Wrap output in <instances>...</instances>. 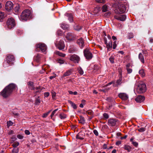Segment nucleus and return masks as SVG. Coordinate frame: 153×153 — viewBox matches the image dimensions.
<instances>
[{
    "instance_id": "50",
    "label": "nucleus",
    "mask_w": 153,
    "mask_h": 153,
    "mask_svg": "<svg viewBox=\"0 0 153 153\" xmlns=\"http://www.w3.org/2000/svg\"><path fill=\"white\" fill-rule=\"evenodd\" d=\"M51 93L52 94V97L53 98H54L56 96V93L53 91H52Z\"/></svg>"
},
{
    "instance_id": "51",
    "label": "nucleus",
    "mask_w": 153,
    "mask_h": 153,
    "mask_svg": "<svg viewBox=\"0 0 153 153\" xmlns=\"http://www.w3.org/2000/svg\"><path fill=\"white\" fill-rule=\"evenodd\" d=\"M145 128L141 127L138 129V131L140 132H143L145 130Z\"/></svg>"
},
{
    "instance_id": "58",
    "label": "nucleus",
    "mask_w": 153,
    "mask_h": 153,
    "mask_svg": "<svg viewBox=\"0 0 153 153\" xmlns=\"http://www.w3.org/2000/svg\"><path fill=\"white\" fill-rule=\"evenodd\" d=\"M93 132L94 134L96 135L97 136L98 135V133L96 130H94L93 131Z\"/></svg>"
},
{
    "instance_id": "60",
    "label": "nucleus",
    "mask_w": 153,
    "mask_h": 153,
    "mask_svg": "<svg viewBox=\"0 0 153 153\" xmlns=\"http://www.w3.org/2000/svg\"><path fill=\"white\" fill-rule=\"evenodd\" d=\"M132 143L135 146H137L138 145V143L136 142H132Z\"/></svg>"
},
{
    "instance_id": "47",
    "label": "nucleus",
    "mask_w": 153,
    "mask_h": 153,
    "mask_svg": "<svg viewBox=\"0 0 153 153\" xmlns=\"http://www.w3.org/2000/svg\"><path fill=\"white\" fill-rule=\"evenodd\" d=\"M51 111H50L44 114L43 115V116H42L43 117H46L48 115V114L51 112Z\"/></svg>"
},
{
    "instance_id": "4",
    "label": "nucleus",
    "mask_w": 153,
    "mask_h": 153,
    "mask_svg": "<svg viewBox=\"0 0 153 153\" xmlns=\"http://www.w3.org/2000/svg\"><path fill=\"white\" fill-rule=\"evenodd\" d=\"M15 62V58L13 56L9 55L7 56L6 59L3 64L4 67L8 66L13 64Z\"/></svg>"
},
{
    "instance_id": "32",
    "label": "nucleus",
    "mask_w": 153,
    "mask_h": 153,
    "mask_svg": "<svg viewBox=\"0 0 153 153\" xmlns=\"http://www.w3.org/2000/svg\"><path fill=\"white\" fill-rule=\"evenodd\" d=\"M139 73L142 77H143L145 76V73L143 70V69L140 70L139 71Z\"/></svg>"
},
{
    "instance_id": "8",
    "label": "nucleus",
    "mask_w": 153,
    "mask_h": 153,
    "mask_svg": "<svg viewBox=\"0 0 153 153\" xmlns=\"http://www.w3.org/2000/svg\"><path fill=\"white\" fill-rule=\"evenodd\" d=\"M75 36L73 34L68 33L65 36V40L67 42L72 41L75 39Z\"/></svg>"
},
{
    "instance_id": "35",
    "label": "nucleus",
    "mask_w": 153,
    "mask_h": 153,
    "mask_svg": "<svg viewBox=\"0 0 153 153\" xmlns=\"http://www.w3.org/2000/svg\"><path fill=\"white\" fill-rule=\"evenodd\" d=\"M57 54L59 56L62 57H64L65 56V54L61 52H60L59 51H58L57 52Z\"/></svg>"
},
{
    "instance_id": "20",
    "label": "nucleus",
    "mask_w": 153,
    "mask_h": 153,
    "mask_svg": "<svg viewBox=\"0 0 153 153\" xmlns=\"http://www.w3.org/2000/svg\"><path fill=\"white\" fill-rule=\"evenodd\" d=\"M14 10L16 14H18L20 12V6L19 4L16 5L14 7Z\"/></svg>"
},
{
    "instance_id": "34",
    "label": "nucleus",
    "mask_w": 153,
    "mask_h": 153,
    "mask_svg": "<svg viewBox=\"0 0 153 153\" xmlns=\"http://www.w3.org/2000/svg\"><path fill=\"white\" fill-rule=\"evenodd\" d=\"M71 71L70 70H68L64 73L63 75V76H69L71 74Z\"/></svg>"
},
{
    "instance_id": "46",
    "label": "nucleus",
    "mask_w": 153,
    "mask_h": 153,
    "mask_svg": "<svg viewBox=\"0 0 153 153\" xmlns=\"http://www.w3.org/2000/svg\"><path fill=\"white\" fill-rule=\"evenodd\" d=\"M7 126L8 127L10 126L13 125V123L11 121H9L7 122Z\"/></svg>"
},
{
    "instance_id": "26",
    "label": "nucleus",
    "mask_w": 153,
    "mask_h": 153,
    "mask_svg": "<svg viewBox=\"0 0 153 153\" xmlns=\"http://www.w3.org/2000/svg\"><path fill=\"white\" fill-rule=\"evenodd\" d=\"M108 6L105 4L102 7V11L103 12H105L108 11Z\"/></svg>"
},
{
    "instance_id": "64",
    "label": "nucleus",
    "mask_w": 153,
    "mask_h": 153,
    "mask_svg": "<svg viewBox=\"0 0 153 153\" xmlns=\"http://www.w3.org/2000/svg\"><path fill=\"white\" fill-rule=\"evenodd\" d=\"M57 33L58 35H60L62 34V32L61 30H58L57 31Z\"/></svg>"
},
{
    "instance_id": "61",
    "label": "nucleus",
    "mask_w": 153,
    "mask_h": 153,
    "mask_svg": "<svg viewBox=\"0 0 153 153\" xmlns=\"http://www.w3.org/2000/svg\"><path fill=\"white\" fill-rule=\"evenodd\" d=\"M121 143V141H118L116 142V144L118 146V145L120 144Z\"/></svg>"
},
{
    "instance_id": "53",
    "label": "nucleus",
    "mask_w": 153,
    "mask_h": 153,
    "mask_svg": "<svg viewBox=\"0 0 153 153\" xmlns=\"http://www.w3.org/2000/svg\"><path fill=\"white\" fill-rule=\"evenodd\" d=\"M58 62L59 63H60V64H62L64 63V61L63 60L61 59H59L58 60Z\"/></svg>"
},
{
    "instance_id": "59",
    "label": "nucleus",
    "mask_w": 153,
    "mask_h": 153,
    "mask_svg": "<svg viewBox=\"0 0 153 153\" xmlns=\"http://www.w3.org/2000/svg\"><path fill=\"white\" fill-rule=\"evenodd\" d=\"M17 137L19 139H22L23 138V136L20 134H18Z\"/></svg>"
},
{
    "instance_id": "21",
    "label": "nucleus",
    "mask_w": 153,
    "mask_h": 153,
    "mask_svg": "<svg viewBox=\"0 0 153 153\" xmlns=\"http://www.w3.org/2000/svg\"><path fill=\"white\" fill-rule=\"evenodd\" d=\"M65 15L68 17V19L70 22H72L73 21V16L71 14L66 13Z\"/></svg>"
},
{
    "instance_id": "43",
    "label": "nucleus",
    "mask_w": 153,
    "mask_h": 153,
    "mask_svg": "<svg viewBox=\"0 0 153 153\" xmlns=\"http://www.w3.org/2000/svg\"><path fill=\"white\" fill-rule=\"evenodd\" d=\"M99 9L97 7H96L94 8V12L95 14H97L99 12Z\"/></svg>"
},
{
    "instance_id": "24",
    "label": "nucleus",
    "mask_w": 153,
    "mask_h": 153,
    "mask_svg": "<svg viewBox=\"0 0 153 153\" xmlns=\"http://www.w3.org/2000/svg\"><path fill=\"white\" fill-rule=\"evenodd\" d=\"M68 102L71 105V106L74 109H76L77 107L76 105L73 102L70 100H68Z\"/></svg>"
},
{
    "instance_id": "23",
    "label": "nucleus",
    "mask_w": 153,
    "mask_h": 153,
    "mask_svg": "<svg viewBox=\"0 0 153 153\" xmlns=\"http://www.w3.org/2000/svg\"><path fill=\"white\" fill-rule=\"evenodd\" d=\"M106 47L107 48L108 51H110V49L112 47V43L111 41L108 42L107 44H106Z\"/></svg>"
},
{
    "instance_id": "1",
    "label": "nucleus",
    "mask_w": 153,
    "mask_h": 153,
    "mask_svg": "<svg viewBox=\"0 0 153 153\" xmlns=\"http://www.w3.org/2000/svg\"><path fill=\"white\" fill-rule=\"evenodd\" d=\"M16 85L11 83L6 86L0 93V95L4 98H6L10 96L13 91L16 89Z\"/></svg>"
},
{
    "instance_id": "52",
    "label": "nucleus",
    "mask_w": 153,
    "mask_h": 153,
    "mask_svg": "<svg viewBox=\"0 0 153 153\" xmlns=\"http://www.w3.org/2000/svg\"><path fill=\"white\" fill-rule=\"evenodd\" d=\"M97 2L99 3H104L105 2V0H95Z\"/></svg>"
},
{
    "instance_id": "45",
    "label": "nucleus",
    "mask_w": 153,
    "mask_h": 153,
    "mask_svg": "<svg viewBox=\"0 0 153 153\" xmlns=\"http://www.w3.org/2000/svg\"><path fill=\"white\" fill-rule=\"evenodd\" d=\"M49 66L46 65H45L42 67V69L44 70V71L47 70Z\"/></svg>"
},
{
    "instance_id": "38",
    "label": "nucleus",
    "mask_w": 153,
    "mask_h": 153,
    "mask_svg": "<svg viewBox=\"0 0 153 153\" xmlns=\"http://www.w3.org/2000/svg\"><path fill=\"white\" fill-rule=\"evenodd\" d=\"M128 37L129 39H131L133 37V34L132 33H129L128 35Z\"/></svg>"
},
{
    "instance_id": "9",
    "label": "nucleus",
    "mask_w": 153,
    "mask_h": 153,
    "mask_svg": "<svg viewBox=\"0 0 153 153\" xmlns=\"http://www.w3.org/2000/svg\"><path fill=\"white\" fill-rule=\"evenodd\" d=\"M27 85L28 88L31 90H38L39 89H42L43 87L40 86H39L36 88L34 87V83L32 82L29 81L27 82Z\"/></svg>"
},
{
    "instance_id": "37",
    "label": "nucleus",
    "mask_w": 153,
    "mask_h": 153,
    "mask_svg": "<svg viewBox=\"0 0 153 153\" xmlns=\"http://www.w3.org/2000/svg\"><path fill=\"white\" fill-rule=\"evenodd\" d=\"M4 17V13L0 12V20L3 19Z\"/></svg>"
},
{
    "instance_id": "30",
    "label": "nucleus",
    "mask_w": 153,
    "mask_h": 153,
    "mask_svg": "<svg viewBox=\"0 0 153 153\" xmlns=\"http://www.w3.org/2000/svg\"><path fill=\"white\" fill-rule=\"evenodd\" d=\"M59 117L61 119H63L66 117V115L64 113H62L59 114Z\"/></svg>"
},
{
    "instance_id": "7",
    "label": "nucleus",
    "mask_w": 153,
    "mask_h": 153,
    "mask_svg": "<svg viewBox=\"0 0 153 153\" xmlns=\"http://www.w3.org/2000/svg\"><path fill=\"white\" fill-rule=\"evenodd\" d=\"M56 47L59 50H62L64 48L65 45L64 41L62 40L56 41L55 43Z\"/></svg>"
},
{
    "instance_id": "22",
    "label": "nucleus",
    "mask_w": 153,
    "mask_h": 153,
    "mask_svg": "<svg viewBox=\"0 0 153 153\" xmlns=\"http://www.w3.org/2000/svg\"><path fill=\"white\" fill-rule=\"evenodd\" d=\"M138 57L139 59L140 60L141 62L143 63L144 62V57L142 53H140L139 54Z\"/></svg>"
},
{
    "instance_id": "49",
    "label": "nucleus",
    "mask_w": 153,
    "mask_h": 153,
    "mask_svg": "<svg viewBox=\"0 0 153 153\" xmlns=\"http://www.w3.org/2000/svg\"><path fill=\"white\" fill-rule=\"evenodd\" d=\"M86 113L87 114L89 115H93V112L91 110H88L87 111Z\"/></svg>"
},
{
    "instance_id": "40",
    "label": "nucleus",
    "mask_w": 153,
    "mask_h": 153,
    "mask_svg": "<svg viewBox=\"0 0 153 153\" xmlns=\"http://www.w3.org/2000/svg\"><path fill=\"white\" fill-rule=\"evenodd\" d=\"M42 89H39L38 90H34V93L35 94V96L37 94H38V93H39L41 91V90Z\"/></svg>"
},
{
    "instance_id": "44",
    "label": "nucleus",
    "mask_w": 153,
    "mask_h": 153,
    "mask_svg": "<svg viewBox=\"0 0 153 153\" xmlns=\"http://www.w3.org/2000/svg\"><path fill=\"white\" fill-rule=\"evenodd\" d=\"M39 98V97L36 100L35 103L36 105H39L40 103V101Z\"/></svg>"
},
{
    "instance_id": "16",
    "label": "nucleus",
    "mask_w": 153,
    "mask_h": 153,
    "mask_svg": "<svg viewBox=\"0 0 153 153\" xmlns=\"http://www.w3.org/2000/svg\"><path fill=\"white\" fill-rule=\"evenodd\" d=\"M145 98L143 96L141 95L138 96L135 99V101L137 102H141L145 100Z\"/></svg>"
},
{
    "instance_id": "28",
    "label": "nucleus",
    "mask_w": 153,
    "mask_h": 153,
    "mask_svg": "<svg viewBox=\"0 0 153 153\" xmlns=\"http://www.w3.org/2000/svg\"><path fill=\"white\" fill-rule=\"evenodd\" d=\"M61 27L63 29H65L69 27L68 25L65 23H62L61 25Z\"/></svg>"
},
{
    "instance_id": "19",
    "label": "nucleus",
    "mask_w": 153,
    "mask_h": 153,
    "mask_svg": "<svg viewBox=\"0 0 153 153\" xmlns=\"http://www.w3.org/2000/svg\"><path fill=\"white\" fill-rule=\"evenodd\" d=\"M76 51V48L73 46H71L68 49V52L70 53H73Z\"/></svg>"
},
{
    "instance_id": "18",
    "label": "nucleus",
    "mask_w": 153,
    "mask_h": 153,
    "mask_svg": "<svg viewBox=\"0 0 153 153\" xmlns=\"http://www.w3.org/2000/svg\"><path fill=\"white\" fill-rule=\"evenodd\" d=\"M77 44L81 47H83L84 46V42L82 38H81L77 40Z\"/></svg>"
},
{
    "instance_id": "63",
    "label": "nucleus",
    "mask_w": 153,
    "mask_h": 153,
    "mask_svg": "<svg viewBox=\"0 0 153 153\" xmlns=\"http://www.w3.org/2000/svg\"><path fill=\"white\" fill-rule=\"evenodd\" d=\"M49 95V94L48 92H46L44 93V96L45 97H48Z\"/></svg>"
},
{
    "instance_id": "29",
    "label": "nucleus",
    "mask_w": 153,
    "mask_h": 153,
    "mask_svg": "<svg viewBox=\"0 0 153 153\" xmlns=\"http://www.w3.org/2000/svg\"><path fill=\"white\" fill-rule=\"evenodd\" d=\"M74 29L76 30H79L81 29V27L78 25H76L74 27Z\"/></svg>"
},
{
    "instance_id": "62",
    "label": "nucleus",
    "mask_w": 153,
    "mask_h": 153,
    "mask_svg": "<svg viewBox=\"0 0 153 153\" xmlns=\"http://www.w3.org/2000/svg\"><path fill=\"white\" fill-rule=\"evenodd\" d=\"M25 134L27 135H29L30 134V131L28 130H25Z\"/></svg>"
},
{
    "instance_id": "14",
    "label": "nucleus",
    "mask_w": 153,
    "mask_h": 153,
    "mask_svg": "<svg viewBox=\"0 0 153 153\" xmlns=\"http://www.w3.org/2000/svg\"><path fill=\"white\" fill-rule=\"evenodd\" d=\"M118 96L119 98L124 100H126L128 98V95L125 93H120L119 94Z\"/></svg>"
},
{
    "instance_id": "17",
    "label": "nucleus",
    "mask_w": 153,
    "mask_h": 153,
    "mask_svg": "<svg viewBox=\"0 0 153 153\" xmlns=\"http://www.w3.org/2000/svg\"><path fill=\"white\" fill-rule=\"evenodd\" d=\"M117 120L114 119H110L108 120V123L109 125L114 126L116 124Z\"/></svg>"
},
{
    "instance_id": "13",
    "label": "nucleus",
    "mask_w": 153,
    "mask_h": 153,
    "mask_svg": "<svg viewBox=\"0 0 153 153\" xmlns=\"http://www.w3.org/2000/svg\"><path fill=\"white\" fill-rule=\"evenodd\" d=\"M13 4L11 1H7L6 2L5 4V9L8 11H10L13 9Z\"/></svg>"
},
{
    "instance_id": "10",
    "label": "nucleus",
    "mask_w": 153,
    "mask_h": 153,
    "mask_svg": "<svg viewBox=\"0 0 153 153\" xmlns=\"http://www.w3.org/2000/svg\"><path fill=\"white\" fill-rule=\"evenodd\" d=\"M84 55L86 58L88 60L91 59L92 57V55L90 50L86 49L84 51Z\"/></svg>"
},
{
    "instance_id": "36",
    "label": "nucleus",
    "mask_w": 153,
    "mask_h": 153,
    "mask_svg": "<svg viewBox=\"0 0 153 153\" xmlns=\"http://www.w3.org/2000/svg\"><path fill=\"white\" fill-rule=\"evenodd\" d=\"M19 144V143L18 142H15L12 144V146L13 147H16L18 146Z\"/></svg>"
},
{
    "instance_id": "27",
    "label": "nucleus",
    "mask_w": 153,
    "mask_h": 153,
    "mask_svg": "<svg viewBox=\"0 0 153 153\" xmlns=\"http://www.w3.org/2000/svg\"><path fill=\"white\" fill-rule=\"evenodd\" d=\"M41 57L40 54H37V56L34 57V59L37 62H39L40 60V59Z\"/></svg>"
},
{
    "instance_id": "48",
    "label": "nucleus",
    "mask_w": 153,
    "mask_h": 153,
    "mask_svg": "<svg viewBox=\"0 0 153 153\" xmlns=\"http://www.w3.org/2000/svg\"><path fill=\"white\" fill-rule=\"evenodd\" d=\"M12 153H18L19 152V149L18 148L17 149H14L12 150Z\"/></svg>"
},
{
    "instance_id": "33",
    "label": "nucleus",
    "mask_w": 153,
    "mask_h": 153,
    "mask_svg": "<svg viewBox=\"0 0 153 153\" xmlns=\"http://www.w3.org/2000/svg\"><path fill=\"white\" fill-rule=\"evenodd\" d=\"M122 78L121 77H120L119 79L117 80L116 82L117 85H120L122 83Z\"/></svg>"
},
{
    "instance_id": "11",
    "label": "nucleus",
    "mask_w": 153,
    "mask_h": 153,
    "mask_svg": "<svg viewBox=\"0 0 153 153\" xmlns=\"http://www.w3.org/2000/svg\"><path fill=\"white\" fill-rule=\"evenodd\" d=\"M70 59L75 63H78L80 60V58L77 55L74 54L70 56Z\"/></svg>"
},
{
    "instance_id": "3",
    "label": "nucleus",
    "mask_w": 153,
    "mask_h": 153,
    "mask_svg": "<svg viewBox=\"0 0 153 153\" xmlns=\"http://www.w3.org/2000/svg\"><path fill=\"white\" fill-rule=\"evenodd\" d=\"M30 14L31 12L29 10H25L22 12L19 17V19L22 21H26L29 19Z\"/></svg>"
},
{
    "instance_id": "6",
    "label": "nucleus",
    "mask_w": 153,
    "mask_h": 153,
    "mask_svg": "<svg viewBox=\"0 0 153 153\" xmlns=\"http://www.w3.org/2000/svg\"><path fill=\"white\" fill-rule=\"evenodd\" d=\"M7 25L8 28L9 29L13 28L16 25L15 21L13 18L8 19L7 22Z\"/></svg>"
},
{
    "instance_id": "39",
    "label": "nucleus",
    "mask_w": 153,
    "mask_h": 153,
    "mask_svg": "<svg viewBox=\"0 0 153 153\" xmlns=\"http://www.w3.org/2000/svg\"><path fill=\"white\" fill-rule=\"evenodd\" d=\"M79 72L81 75H82L83 74V71L82 69L81 68H79L78 69Z\"/></svg>"
},
{
    "instance_id": "41",
    "label": "nucleus",
    "mask_w": 153,
    "mask_h": 153,
    "mask_svg": "<svg viewBox=\"0 0 153 153\" xmlns=\"http://www.w3.org/2000/svg\"><path fill=\"white\" fill-rule=\"evenodd\" d=\"M114 57L113 56H111L109 58V60L110 61V62L112 63H113L114 62Z\"/></svg>"
},
{
    "instance_id": "54",
    "label": "nucleus",
    "mask_w": 153,
    "mask_h": 153,
    "mask_svg": "<svg viewBox=\"0 0 153 153\" xmlns=\"http://www.w3.org/2000/svg\"><path fill=\"white\" fill-rule=\"evenodd\" d=\"M104 117L106 119H108L109 117L108 115L106 113H105L103 114Z\"/></svg>"
},
{
    "instance_id": "15",
    "label": "nucleus",
    "mask_w": 153,
    "mask_h": 153,
    "mask_svg": "<svg viewBox=\"0 0 153 153\" xmlns=\"http://www.w3.org/2000/svg\"><path fill=\"white\" fill-rule=\"evenodd\" d=\"M114 18L118 20L124 21L126 19V16L124 15H121L119 16L115 15L114 16Z\"/></svg>"
},
{
    "instance_id": "56",
    "label": "nucleus",
    "mask_w": 153,
    "mask_h": 153,
    "mask_svg": "<svg viewBox=\"0 0 153 153\" xmlns=\"http://www.w3.org/2000/svg\"><path fill=\"white\" fill-rule=\"evenodd\" d=\"M117 46V44H116V41H115L114 42L113 44V48L114 49H115L116 47Z\"/></svg>"
},
{
    "instance_id": "2",
    "label": "nucleus",
    "mask_w": 153,
    "mask_h": 153,
    "mask_svg": "<svg viewBox=\"0 0 153 153\" xmlns=\"http://www.w3.org/2000/svg\"><path fill=\"white\" fill-rule=\"evenodd\" d=\"M146 89V85L143 82H140L135 86V91L139 94L145 92Z\"/></svg>"
},
{
    "instance_id": "42",
    "label": "nucleus",
    "mask_w": 153,
    "mask_h": 153,
    "mask_svg": "<svg viewBox=\"0 0 153 153\" xmlns=\"http://www.w3.org/2000/svg\"><path fill=\"white\" fill-rule=\"evenodd\" d=\"M80 123H81L82 124H84V123H85V120L84 117H82L81 116L80 117Z\"/></svg>"
},
{
    "instance_id": "31",
    "label": "nucleus",
    "mask_w": 153,
    "mask_h": 153,
    "mask_svg": "<svg viewBox=\"0 0 153 153\" xmlns=\"http://www.w3.org/2000/svg\"><path fill=\"white\" fill-rule=\"evenodd\" d=\"M16 34L18 35H20L22 34L23 32L22 30H21L19 29L16 30Z\"/></svg>"
},
{
    "instance_id": "12",
    "label": "nucleus",
    "mask_w": 153,
    "mask_h": 153,
    "mask_svg": "<svg viewBox=\"0 0 153 153\" xmlns=\"http://www.w3.org/2000/svg\"><path fill=\"white\" fill-rule=\"evenodd\" d=\"M37 48H39L42 52H44L47 49L46 45L44 43H39L36 45Z\"/></svg>"
},
{
    "instance_id": "57",
    "label": "nucleus",
    "mask_w": 153,
    "mask_h": 153,
    "mask_svg": "<svg viewBox=\"0 0 153 153\" xmlns=\"http://www.w3.org/2000/svg\"><path fill=\"white\" fill-rule=\"evenodd\" d=\"M128 73H131L132 72V70L129 68H126Z\"/></svg>"
},
{
    "instance_id": "25",
    "label": "nucleus",
    "mask_w": 153,
    "mask_h": 153,
    "mask_svg": "<svg viewBox=\"0 0 153 153\" xmlns=\"http://www.w3.org/2000/svg\"><path fill=\"white\" fill-rule=\"evenodd\" d=\"M123 148L125 150H127L128 152H130L131 150V147L128 145H125L124 146Z\"/></svg>"
},
{
    "instance_id": "5",
    "label": "nucleus",
    "mask_w": 153,
    "mask_h": 153,
    "mask_svg": "<svg viewBox=\"0 0 153 153\" xmlns=\"http://www.w3.org/2000/svg\"><path fill=\"white\" fill-rule=\"evenodd\" d=\"M126 9L125 5L123 4H119L115 10V12L117 13H122L125 12Z\"/></svg>"
},
{
    "instance_id": "55",
    "label": "nucleus",
    "mask_w": 153,
    "mask_h": 153,
    "mask_svg": "<svg viewBox=\"0 0 153 153\" xmlns=\"http://www.w3.org/2000/svg\"><path fill=\"white\" fill-rule=\"evenodd\" d=\"M94 70H98L100 69V67L97 65H95L94 68Z\"/></svg>"
}]
</instances>
